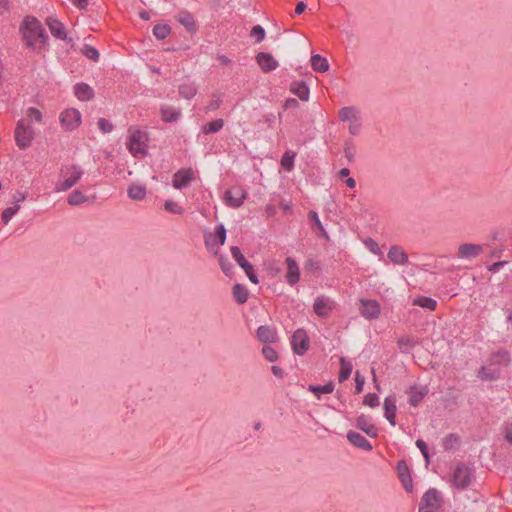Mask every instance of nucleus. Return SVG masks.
Here are the masks:
<instances>
[{
  "instance_id": "nucleus-1",
  "label": "nucleus",
  "mask_w": 512,
  "mask_h": 512,
  "mask_svg": "<svg viewBox=\"0 0 512 512\" xmlns=\"http://www.w3.org/2000/svg\"><path fill=\"white\" fill-rule=\"evenodd\" d=\"M43 124V113L35 107H28L24 110L14 130V139L17 147L21 150L29 148L35 140L38 130L36 125Z\"/></svg>"
},
{
  "instance_id": "nucleus-17",
  "label": "nucleus",
  "mask_w": 512,
  "mask_h": 512,
  "mask_svg": "<svg viewBox=\"0 0 512 512\" xmlns=\"http://www.w3.org/2000/svg\"><path fill=\"white\" fill-rule=\"evenodd\" d=\"M384 408V416L389 421V423L392 426L396 425V412H397V406H396V397L395 396H389L386 397L383 403Z\"/></svg>"
},
{
  "instance_id": "nucleus-10",
  "label": "nucleus",
  "mask_w": 512,
  "mask_h": 512,
  "mask_svg": "<svg viewBox=\"0 0 512 512\" xmlns=\"http://www.w3.org/2000/svg\"><path fill=\"white\" fill-rule=\"evenodd\" d=\"M359 312L365 319L375 320L380 316L381 305L377 300L374 299H361Z\"/></svg>"
},
{
  "instance_id": "nucleus-21",
  "label": "nucleus",
  "mask_w": 512,
  "mask_h": 512,
  "mask_svg": "<svg viewBox=\"0 0 512 512\" xmlns=\"http://www.w3.org/2000/svg\"><path fill=\"white\" fill-rule=\"evenodd\" d=\"M347 439L349 442L354 445L355 447L361 448L365 451H371L373 449L370 442L361 434L350 431L347 433Z\"/></svg>"
},
{
  "instance_id": "nucleus-9",
  "label": "nucleus",
  "mask_w": 512,
  "mask_h": 512,
  "mask_svg": "<svg viewBox=\"0 0 512 512\" xmlns=\"http://www.w3.org/2000/svg\"><path fill=\"white\" fill-rule=\"evenodd\" d=\"M484 251V245L474 243H462L458 246L456 257L460 261H472Z\"/></svg>"
},
{
  "instance_id": "nucleus-49",
  "label": "nucleus",
  "mask_w": 512,
  "mask_h": 512,
  "mask_svg": "<svg viewBox=\"0 0 512 512\" xmlns=\"http://www.w3.org/2000/svg\"><path fill=\"white\" fill-rule=\"evenodd\" d=\"M250 36L256 43L261 42L265 37V30L261 25H256L251 29Z\"/></svg>"
},
{
  "instance_id": "nucleus-8",
  "label": "nucleus",
  "mask_w": 512,
  "mask_h": 512,
  "mask_svg": "<svg viewBox=\"0 0 512 512\" xmlns=\"http://www.w3.org/2000/svg\"><path fill=\"white\" fill-rule=\"evenodd\" d=\"M441 497L436 489H429L423 496L419 506V512H439Z\"/></svg>"
},
{
  "instance_id": "nucleus-34",
  "label": "nucleus",
  "mask_w": 512,
  "mask_h": 512,
  "mask_svg": "<svg viewBox=\"0 0 512 512\" xmlns=\"http://www.w3.org/2000/svg\"><path fill=\"white\" fill-rule=\"evenodd\" d=\"M178 21L190 32L195 31L196 24L193 17L187 12H181L178 15Z\"/></svg>"
},
{
  "instance_id": "nucleus-37",
  "label": "nucleus",
  "mask_w": 512,
  "mask_h": 512,
  "mask_svg": "<svg viewBox=\"0 0 512 512\" xmlns=\"http://www.w3.org/2000/svg\"><path fill=\"white\" fill-rule=\"evenodd\" d=\"M308 390L312 392L315 396H317V398H320L321 394L332 393L334 390V385L332 383H328L323 386L310 385Z\"/></svg>"
},
{
  "instance_id": "nucleus-42",
  "label": "nucleus",
  "mask_w": 512,
  "mask_h": 512,
  "mask_svg": "<svg viewBox=\"0 0 512 512\" xmlns=\"http://www.w3.org/2000/svg\"><path fill=\"white\" fill-rule=\"evenodd\" d=\"M153 34L157 39L163 40L170 34V27L167 24H157L153 28Z\"/></svg>"
},
{
  "instance_id": "nucleus-31",
  "label": "nucleus",
  "mask_w": 512,
  "mask_h": 512,
  "mask_svg": "<svg viewBox=\"0 0 512 512\" xmlns=\"http://www.w3.org/2000/svg\"><path fill=\"white\" fill-rule=\"evenodd\" d=\"M427 391L425 388H411L409 391V403L412 406H417L425 397Z\"/></svg>"
},
{
  "instance_id": "nucleus-48",
  "label": "nucleus",
  "mask_w": 512,
  "mask_h": 512,
  "mask_svg": "<svg viewBox=\"0 0 512 512\" xmlns=\"http://www.w3.org/2000/svg\"><path fill=\"white\" fill-rule=\"evenodd\" d=\"M222 103V99L220 95L214 94L211 96L210 100L208 101L205 110L206 111H215L217 110Z\"/></svg>"
},
{
  "instance_id": "nucleus-22",
  "label": "nucleus",
  "mask_w": 512,
  "mask_h": 512,
  "mask_svg": "<svg viewBox=\"0 0 512 512\" xmlns=\"http://www.w3.org/2000/svg\"><path fill=\"white\" fill-rule=\"evenodd\" d=\"M160 114L164 122H176L180 118L181 111L172 105L164 104L160 108Z\"/></svg>"
},
{
  "instance_id": "nucleus-13",
  "label": "nucleus",
  "mask_w": 512,
  "mask_h": 512,
  "mask_svg": "<svg viewBox=\"0 0 512 512\" xmlns=\"http://www.w3.org/2000/svg\"><path fill=\"white\" fill-rule=\"evenodd\" d=\"M291 344L296 354L303 355L309 348L307 333L302 329L295 331L291 339Z\"/></svg>"
},
{
  "instance_id": "nucleus-63",
  "label": "nucleus",
  "mask_w": 512,
  "mask_h": 512,
  "mask_svg": "<svg viewBox=\"0 0 512 512\" xmlns=\"http://www.w3.org/2000/svg\"><path fill=\"white\" fill-rule=\"evenodd\" d=\"M280 207L287 213L292 211V203L290 201L281 200Z\"/></svg>"
},
{
  "instance_id": "nucleus-11",
  "label": "nucleus",
  "mask_w": 512,
  "mask_h": 512,
  "mask_svg": "<svg viewBox=\"0 0 512 512\" xmlns=\"http://www.w3.org/2000/svg\"><path fill=\"white\" fill-rule=\"evenodd\" d=\"M335 307V301L325 295L316 297L313 303V311L317 316L322 318L328 317Z\"/></svg>"
},
{
  "instance_id": "nucleus-26",
  "label": "nucleus",
  "mask_w": 512,
  "mask_h": 512,
  "mask_svg": "<svg viewBox=\"0 0 512 512\" xmlns=\"http://www.w3.org/2000/svg\"><path fill=\"white\" fill-rule=\"evenodd\" d=\"M74 94L80 101H88L92 99L94 92L89 85L78 83L74 86Z\"/></svg>"
},
{
  "instance_id": "nucleus-54",
  "label": "nucleus",
  "mask_w": 512,
  "mask_h": 512,
  "mask_svg": "<svg viewBox=\"0 0 512 512\" xmlns=\"http://www.w3.org/2000/svg\"><path fill=\"white\" fill-rule=\"evenodd\" d=\"M97 125L103 133H110L113 130L112 123L105 118L99 119Z\"/></svg>"
},
{
  "instance_id": "nucleus-14",
  "label": "nucleus",
  "mask_w": 512,
  "mask_h": 512,
  "mask_svg": "<svg viewBox=\"0 0 512 512\" xmlns=\"http://www.w3.org/2000/svg\"><path fill=\"white\" fill-rule=\"evenodd\" d=\"M256 62L264 73L271 72L278 67V61L270 53H258Z\"/></svg>"
},
{
  "instance_id": "nucleus-6",
  "label": "nucleus",
  "mask_w": 512,
  "mask_h": 512,
  "mask_svg": "<svg viewBox=\"0 0 512 512\" xmlns=\"http://www.w3.org/2000/svg\"><path fill=\"white\" fill-rule=\"evenodd\" d=\"M59 124L63 132L76 131L82 124V114L76 108H65L59 113Z\"/></svg>"
},
{
  "instance_id": "nucleus-50",
  "label": "nucleus",
  "mask_w": 512,
  "mask_h": 512,
  "mask_svg": "<svg viewBox=\"0 0 512 512\" xmlns=\"http://www.w3.org/2000/svg\"><path fill=\"white\" fill-rule=\"evenodd\" d=\"M214 234L216 236V240L218 241V246H222L224 245L225 241H226V229L225 227L220 224V225H217L215 227V231H214Z\"/></svg>"
},
{
  "instance_id": "nucleus-59",
  "label": "nucleus",
  "mask_w": 512,
  "mask_h": 512,
  "mask_svg": "<svg viewBox=\"0 0 512 512\" xmlns=\"http://www.w3.org/2000/svg\"><path fill=\"white\" fill-rule=\"evenodd\" d=\"M505 439L512 444V423L507 424L504 429Z\"/></svg>"
},
{
  "instance_id": "nucleus-61",
  "label": "nucleus",
  "mask_w": 512,
  "mask_h": 512,
  "mask_svg": "<svg viewBox=\"0 0 512 512\" xmlns=\"http://www.w3.org/2000/svg\"><path fill=\"white\" fill-rule=\"evenodd\" d=\"M244 271H245L247 277L249 278V280L252 283L257 284L259 282L257 276L253 272V267L252 266H251V268L249 270H244Z\"/></svg>"
},
{
  "instance_id": "nucleus-46",
  "label": "nucleus",
  "mask_w": 512,
  "mask_h": 512,
  "mask_svg": "<svg viewBox=\"0 0 512 512\" xmlns=\"http://www.w3.org/2000/svg\"><path fill=\"white\" fill-rule=\"evenodd\" d=\"M356 153V145L353 141L348 140L344 144V155L348 161H353Z\"/></svg>"
},
{
  "instance_id": "nucleus-20",
  "label": "nucleus",
  "mask_w": 512,
  "mask_h": 512,
  "mask_svg": "<svg viewBox=\"0 0 512 512\" xmlns=\"http://www.w3.org/2000/svg\"><path fill=\"white\" fill-rule=\"evenodd\" d=\"M389 260L398 265H404L408 262V255L405 250L397 245L391 246L388 252Z\"/></svg>"
},
{
  "instance_id": "nucleus-47",
  "label": "nucleus",
  "mask_w": 512,
  "mask_h": 512,
  "mask_svg": "<svg viewBox=\"0 0 512 512\" xmlns=\"http://www.w3.org/2000/svg\"><path fill=\"white\" fill-rule=\"evenodd\" d=\"M19 209H20V205L19 204H15L14 206L6 208L2 212V221H3V223L4 224H8L10 219L19 211Z\"/></svg>"
},
{
  "instance_id": "nucleus-35",
  "label": "nucleus",
  "mask_w": 512,
  "mask_h": 512,
  "mask_svg": "<svg viewBox=\"0 0 512 512\" xmlns=\"http://www.w3.org/2000/svg\"><path fill=\"white\" fill-rule=\"evenodd\" d=\"M499 376V370L492 367H482L478 371V377L482 380H493Z\"/></svg>"
},
{
  "instance_id": "nucleus-32",
  "label": "nucleus",
  "mask_w": 512,
  "mask_h": 512,
  "mask_svg": "<svg viewBox=\"0 0 512 512\" xmlns=\"http://www.w3.org/2000/svg\"><path fill=\"white\" fill-rule=\"evenodd\" d=\"M233 297L237 303L243 304L248 300V290L244 285L235 284L232 289Z\"/></svg>"
},
{
  "instance_id": "nucleus-64",
  "label": "nucleus",
  "mask_w": 512,
  "mask_h": 512,
  "mask_svg": "<svg viewBox=\"0 0 512 512\" xmlns=\"http://www.w3.org/2000/svg\"><path fill=\"white\" fill-rule=\"evenodd\" d=\"M271 371L278 378H283L284 377V371L279 366H275V365L272 366L271 367Z\"/></svg>"
},
{
  "instance_id": "nucleus-16",
  "label": "nucleus",
  "mask_w": 512,
  "mask_h": 512,
  "mask_svg": "<svg viewBox=\"0 0 512 512\" xmlns=\"http://www.w3.org/2000/svg\"><path fill=\"white\" fill-rule=\"evenodd\" d=\"M357 427L370 437H377L378 429L373 424L372 419L364 414L360 415L356 420Z\"/></svg>"
},
{
  "instance_id": "nucleus-30",
  "label": "nucleus",
  "mask_w": 512,
  "mask_h": 512,
  "mask_svg": "<svg viewBox=\"0 0 512 512\" xmlns=\"http://www.w3.org/2000/svg\"><path fill=\"white\" fill-rule=\"evenodd\" d=\"M88 201V197L80 190H73L67 197V203L71 206H78Z\"/></svg>"
},
{
  "instance_id": "nucleus-15",
  "label": "nucleus",
  "mask_w": 512,
  "mask_h": 512,
  "mask_svg": "<svg viewBox=\"0 0 512 512\" xmlns=\"http://www.w3.org/2000/svg\"><path fill=\"white\" fill-rule=\"evenodd\" d=\"M398 477L407 492H412L413 484L409 468L405 461H399L397 465Z\"/></svg>"
},
{
  "instance_id": "nucleus-51",
  "label": "nucleus",
  "mask_w": 512,
  "mask_h": 512,
  "mask_svg": "<svg viewBox=\"0 0 512 512\" xmlns=\"http://www.w3.org/2000/svg\"><path fill=\"white\" fill-rule=\"evenodd\" d=\"M262 354L265 357V359L268 360L269 362H275L278 359L277 352L270 346H264L262 348Z\"/></svg>"
},
{
  "instance_id": "nucleus-18",
  "label": "nucleus",
  "mask_w": 512,
  "mask_h": 512,
  "mask_svg": "<svg viewBox=\"0 0 512 512\" xmlns=\"http://www.w3.org/2000/svg\"><path fill=\"white\" fill-rule=\"evenodd\" d=\"M287 271H286V281L289 285H295L300 279V269L297 265L296 261L291 257L286 259Z\"/></svg>"
},
{
  "instance_id": "nucleus-19",
  "label": "nucleus",
  "mask_w": 512,
  "mask_h": 512,
  "mask_svg": "<svg viewBox=\"0 0 512 512\" xmlns=\"http://www.w3.org/2000/svg\"><path fill=\"white\" fill-rule=\"evenodd\" d=\"M193 179V171L191 169H181L173 177V187L181 189L186 187Z\"/></svg>"
},
{
  "instance_id": "nucleus-28",
  "label": "nucleus",
  "mask_w": 512,
  "mask_h": 512,
  "mask_svg": "<svg viewBox=\"0 0 512 512\" xmlns=\"http://www.w3.org/2000/svg\"><path fill=\"white\" fill-rule=\"evenodd\" d=\"M311 66L315 71L320 73H324L329 70V63L327 59L319 54L312 55Z\"/></svg>"
},
{
  "instance_id": "nucleus-2",
  "label": "nucleus",
  "mask_w": 512,
  "mask_h": 512,
  "mask_svg": "<svg viewBox=\"0 0 512 512\" xmlns=\"http://www.w3.org/2000/svg\"><path fill=\"white\" fill-rule=\"evenodd\" d=\"M20 31L27 47L34 50H40L44 47L47 36L37 18L27 16L21 24Z\"/></svg>"
},
{
  "instance_id": "nucleus-57",
  "label": "nucleus",
  "mask_w": 512,
  "mask_h": 512,
  "mask_svg": "<svg viewBox=\"0 0 512 512\" xmlns=\"http://www.w3.org/2000/svg\"><path fill=\"white\" fill-rule=\"evenodd\" d=\"M416 446L420 449L422 455L424 456V458L426 460V463L428 464L429 463V452H428L426 443L423 440L418 439L416 441Z\"/></svg>"
},
{
  "instance_id": "nucleus-52",
  "label": "nucleus",
  "mask_w": 512,
  "mask_h": 512,
  "mask_svg": "<svg viewBox=\"0 0 512 512\" xmlns=\"http://www.w3.org/2000/svg\"><path fill=\"white\" fill-rule=\"evenodd\" d=\"M309 219L314 223V225L319 229L320 233L323 235V236H326V231L317 215V213L315 211H311L309 213Z\"/></svg>"
},
{
  "instance_id": "nucleus-44",
  "label": "nucleus",
  "mask_w": 512,
  "mask_h": 512,
  "mask_svg": "<svg viewBox=\"0 0 512 512\" xmlns=\"http://www.w3.org/2000/svg\"><path fill=\"white\" fill-rule=\"evenodd\" d=\"M398 345L402 351L407 352L408 350L415 347L416 342L410 336H402L398 339Z\"/></svg>"
},
{
  "instance_id": "nucleus-43",
  "label": "nucleus",
  "mask_w": 512,
  "mask_h": 512,
  "mask_svg": "<svg viewBox=\"0 0 512 512\" xmlns=\"http://www.w3.org/2000/svg\"><path fill=\"white\" fill-rule=\"evenodd\" d=\"M414 304L431 311L435 310L437 306V302L429 297H420L414 301Z\"/></svg>"
},
{
  "instance_id": "nucleus-23",
  "label": "nucleus",
  "mask_w": 512,
  "mask_h": 512,
  "mask_svg": "<svg viewBox=\"0 0 512 512\" xmlns=\"http://www.w3.org/2000/svg\"><path fill=\"white\" fill-rule=\"evenodd\" d=\"M257 338L263 343H272L277 339L276 330L268 325L260 326L257 330Z\"/></svg>"
},
{
  "instance_id": "nucleus-36",
  "label": "nucleus",
  "mask_w": 512,
  "mask_h": 512,
  "mask_svg": "<svg viewBox=\"0 0 512 512\" xmlns=\"http://www.w3.org/2000/svg\"><path fill=\"white\" fill-rule=\"evenodd\" d=\"M340 364H341V368H340V373H339V381L343 382L346 379H348L349 376L351 375V372L353 370V365L351 362L346 361L344 358H341Z\"/></svg>"
},
{
  "instance_id": "nucleus-39",
  "label": "nucleus",
  "mask_w": 512,
  "mask_h": 512,
  "mask_svg": "<svg viewBox=\"0 0 512 512\" xmlns=\"http://www.w3.org/2000/svg\"><path fill=\"white\" fill-rule=\"evenodd\" d=\"M224 126V121L222 119H217L214 121H211L207 124H205L202 128L203 133L209 134V133H215L222 129Z\"/></svg>"
},
{
  "instance_id": "nucleus-60",
  "label": "nucleus",
  "mask_w": 512,
  "mask_h": 512,
  "mask_svg": "<svg viewBox=\"0 0 512 512\" xmlns=\"http://www.w3.org/2000/svg\"><path fill=\"white\" fill-rule=\"evenodd\" d=\"M298 101L294 98H289L285 101L284 103V108L285 109H292V108H297L298 107Z\"/></svg>"
},
{
  "instance_id": "nucleus-38",
  "label": "nucleus",
  "mask_w": 512,
  "mask_h": 512,
  "mask_svg": "<svg viewBox=\"0 0 512 512\" xmlns=\"http://www.w3.org/2000/svg\"><path fill=\"white\" fill-rule=\"evenodd\" d=\"M363 244L365 246V248L372 254L376 255V256H382L383 252L381 250V248L379 247L378 243L372 239V238H365L363 240Z\"/></svg>"
},
{
  "instance_id": "nucleus-45",
  "label": "nucleus",
  "mask_w": 512,
  "mask_h": 512,
  "mask_svg": "<svg viewBox=\"0 0 512 512\" xmlns=\"http://www.w3.org/2000/svg\"><path fill=\"white\" fill-rule=\"evenodd\" d=\"M217 242L218 241L216 240V236L214 233H209L205 235V245L214 254L218 253L219 246Z\"/></svg>"
},
{
  "instance_id": "nucleus-55",
  "label": "nucleus",
  "mask_w": 512,
  "mask_h": 512,
  "mask_svg": "<svg viewBox=\"0 0 512 512\" xmlns=\"http://www.w3.org/2000/svg\"><path fill=\"white\" fill-rule=\"evenodd\" d=\"M83 54L94 61H97L99 58V52L92 46H85L83 48Z\"/></svg>"
},
{
  "instance_id": "nucleus-27",
  "label": "nucleus",
  "mask_w": 512,
  "mask_h": 512,
  "mask_svg": "<svg viewBox=\"0 0 512 512\" xmlns=\"http://www.w3.org/2000/svg\"><path fill=\"white\" fill-rule=\"evenodd\" d=\"M46 22L53 36L60 39L66 38L65 28L59 20L49 17Z\"/></svg>"
},
{
  "instance_id": "nucleus-3",
  "label": "nucleus",
  "mask_w": 512,
  "mask_h": 512,
  "mask_svg": "<svg viewBox=\"0 0 512 512\" xmlns=\"http://www.w3.org/2000/svg\"><path fill=\"white\" fill-rule=\"evenodd\" d=\"M148 133L137 129L130 128L127 136V148L129 152L136 158H143L148 153Z\"/></svg>"
},
{
  "instance_id": "nucleus-5",
  "label": "nucleus",
  "mask_w": 512,
  "mask_h": 512,
  "mask_svg": "<svg viewBox=\"0 0 512 512\" xmlns=\"http://www.w3.org/2000/svg\"><path fill=\"white\" fill-rule=\"evenodd\" d=\"M473 478V473L468 466L456 464L451 469L449 482L455 489L464 490L471 485Z\"/></svg>"
},
{
  "instance_id": "nucleus-25",
  "label": "nucleus",
  "mask_w": 512,
  "mask_h": 512,
  "mask_svg": "<svg viewBox=\"0 0 512 512\" xmlns=\"http://www.w3.org/2000/svg\"><path fill=\"white\" fill-rule=\"evenodd\" d=\"M127 194L131 200L142 201L147 194L146 187L142 184L133 183L128 187Z\"/></svg>"
},
{
  "instance_id": "nucleus-12",
  "label": "nucleus",
  "mask_w": 512,
  "mask_h": 512,
  "mask_svg": "<svg viewBox=\"0 0 512 512\" xmlns=\"http://www.w3.org/2000/svg\"><path fill=\"white\" fill-rule=\"evenodd\" d=\"M246 197L247 194L242 188H232L225 192L223 199L226 205L237 208L243 204Z\"/></svg>"
},
{
  "instance_id": "nucleus-58",
  "label": "nucleus",
  "mask_w": 512,
  "mask_h": 512,
  "mask_svg": "<svg viewBox=\"0 0 512 512\" xmlns=\"http://www.w3.org/2000/svg\"><path fill=\"white\" fill-rule=\"evenodd\" d=\"M355 381H356V389H355V392L357 394L361 393L362 390H363V385H364V378L360 376L359 372H356V377H355Z\"/></svg>"
},
{
  "instance_id": "nucleus-33",
  "label": "nucleus",
  "mask_w": 512,
  "mask_h": 512,
  "mask_svg": "<svg viewBox=\"0 0 512 512\" xmlns=\"http://www.w3.org/2000/svg\"><path fill=\"white\" fill-rule=\"evenodd\" d=\"M231 254L234 260L238 263V265L243 270H249L251 268V264L245 259L240 249L237 246L231 247Z\"/></svg>"
},
{
  "instance_id": "nucleus-29",
  "label": "nucleus",
  "mask_w": 512,
  "mask_h": 512,
  "mask_svg": "<svg viewBox=\"0 0 512 512\" xmlns=\"http://www.w3.org/2000/svg\"><path fill=\"white\" fill-rule=\"evenodd\" d=\"M197 86L193 82H185L179 86V94L185 99H192L197 94Z\"/></svg>"
},
{
  "instance_id": "nucleus-7",
  "label": "nucleus",
  "mask_w": 512,
  "mask_h": 512,
  "mask_svg": "<svg viewBox=\"0 0 512 512\" xmlns=\"http://www.w3.org/2000/svg\"><path fill=\"white\" fill-rule=\"evenodd\" d=\"M340 120L348 123V130L352 135L360 132L361 123L359 111L353 107H345L339 111Z\"/></svg>"
},
{
  "instance_id": "nucleus-62",
  "label": "nucleus",
  "mask_w": 512,
  "mask_h": 512,
  "mask_svg": "<svg viewBox=\"0 0 512 512\" xmlns=\"http://www.w3.org/2000/svg\"><path fill=\"white\" fill-rule=\"evenodd\" d=\"M26 199V195L24 192L17 191L13 194V200L16 202V204H19L20 202L24 201Z\"/></svg>"
},
{
  "instance_id": "nucleus-4",
  "label": "nucleus",
  "mask_w": 512,
  "mask_h": 512,
  "mask_svg": "<svg viewBox=\"0 0 512 512\" xmlns=\"http://www.w3.org/2000/svg\"><path fill=\"white\" fill-rule=\"evenodd\" d=\"M83 173L82 168L78 165L71 164L63 166L55 185V191L64 192L69 190L80 181Z\"/></svg>"
},
{
  "instance_id": "nucleus-41",
  "label": "nucleus",
  "mask_w": 512,
  "mask_h": 512,
  "mask_svg": "<svg viewBox=\"0 0 512 512\" xmlns=\"http://www.w3.org/2000/svg\"><path fill=\"white\" fill-rule=\"evenodd\" d=\"M164 209L175 215H182L184 213V208L178 203L173 200H167L164 203Z\"/></svg>"
},
{
  "instance_id": "nucleus-24",
  "label": "nucleus",
  "mask_w": 512,
  "mask_h": 512,
  "mask_svg": "<svg viewBox=\"0 0 512 512\" xmlns=\"http://www.w3.org/2000/svg\"><path fill=\"white\" fill-rule=\"evenodd\" d=\"M290 91H291V93H293L294 95L299 97V99L302 101H308V99H309V94H310L309 88L302 81L292 82L290 85Z\"/></svg>"
},
{
  "instance_id": "nucleus-53",
  "label": "nucleus",
  "mask_w": 512,
  "mask_h": 512,
  "mask_svg": "<svg viewBox=\"0 0 512 512\" xmlns=\"http://www.w3.org/2000/svg\"><path fill=\"white\" fill-rule=\"evenodd\" d=\"M363 403L371 408L379 405V397L376 394H367L364 397Z\"/></svg>"
},
{
  "instance_id": "nucleus-56",
  "label": "nucleus",
  "mask_w": 512,
  "mask_h": 512,
  "mask_svg": "<svg viewBox=\"0 0 512 512\" xmlns=\"http://www.w3.org/2000/svg\"><path fill=\"white\" fill-rule=\"evenodd\" d=\"M219 265L222 269V271L226 274V275H229L231 272H232V264L228 261V259L224 256H220L219 257Z\"/></svg>"
},
{
  "instance_id": "nucleus-40",
  "label": "nucleus",
  "mask_w": 512,
  "mask_h": 512,
  "mask_svg": "<svg viewBox=\"0 0 512 512\" xmlns=\"http://www.w3.org/2000/svg\"><path fill=\"white\" fill-rule=\"evenodd\" d=\"M295 153L292 152V151H286L283 156H282V159H281V166L287 170V171H291L294 167V158H295Z\"/></svg>"
}]
</instances>
